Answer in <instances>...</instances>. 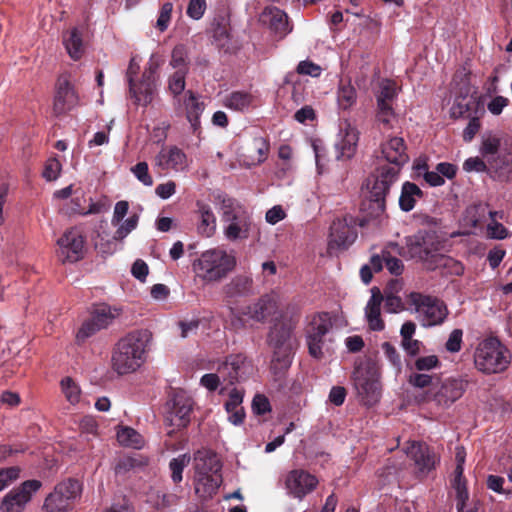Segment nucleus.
I'll return each mask as SVG.
<instances>
[{
    "label": "nucleus",
    "mask_w": 512,
    "mask_h": 512,
    "mask_svg": "<svg viewBox=\"0 0 512 512\" xmlns=\"http://www.w3.org/2000/svg\"><path fill=\"white\" fill-rule=\"evenodd\" d=\"M152 342V333L147 329L135 330L122 337L112 353V369L119 375L132 373L145 362Z\"/></svg>",
    "instance_id": "f257e3e1"
},
{
    "label": "nucleus",
    "mask_w": 512,
    "mask_h": 512,
    "mask_svg": "<svg viewBox=\"0 0 512 512\" xmlns=\"http://www.w3.org/2000/svg\"><path fill=\"white\" fill-rule=\"evenodd\" d=\"M444 242L433 230L422 229L405 237V245L398 251L408 259L421 262L427 269L433 270L442 264L444 259Z\"/></svg>",
    "instance_id": "f03ea898"
},
{
    "label": "nucleus",
    "mask_w": 512,
    "mask_h": 512,
    "mask_svg": "<svg viewBox=\"0 0 512 512\" xmlns=\"http://www.w3.org/2000/svg\"><path fill=\"white\" fill-rule=\"evenodd\" d=\"M235 266L234 254L220 247L202 252L192 264L196 277L207 284L221 281Z\"/></svg>",
    "instance_id": "7ed1b4c3"
},
{
    "label": "nucleus",
    "mask_w": 512,
    "mask_h": 512,
    "mask_svg": "<svg viewBox=\"0 0 512 512\" xmlns=\"http://www.w3.org/2000/svg\"><path fill=\"white\" fill-rule=\"evenodd\" d=\"M221 463L210 450H198L194 454L195 492L202 498L211 497L222 483Z\"/></svg>",
    "instance_id": "20e7f679"
},
{
    "label": "nucleus",
    "mask_w": 512,
    "mask_h": 512,
    "mask_svg": "<svg viewBox=\"0 0 512 512\" xmlns=\"http://www.w3.org/2000/svg\"><path fill=\"white\" fill-rule=\"evenodd\" d=\"M220 221L226 240L235 242L249 237L252 218L239 201L233 198H223L220 205Z\"/></svg>",
    "instance_id": "39448f33"
},
{
    "label": "nucleus",
    "mask_w": 512,
    "mask_h": 512,
    "mask_svg": "<svg viewBox=\"0 0 512 512\" xmlns=\"http://www.w3.org/2000/svg\"><path fill=\"white\" fill-rule=\"evenodd\" d=\"M406 301L407 309L416 314V319L424 328L441 326L449 315L446 303L436 296L411 292Z\"/></svg>",
    "instance_id": "423d86ee"
},
{
    "label": "nucleus",
    "mask_w": 512,
    "mask_h": 512,
    "mask_svg": "<svg viewBox=\"0 0 512 512\" xmlns=\"http://www.w3.org/2000/svg\"><path fill=\"white\" fill-rule=\"evenodd\" d=\"M353 384L360 401L367 407L374 406L381 398L380 372L372 360L358 363L352 374Z\"/></svg>",
    "instance_id": "0eeeda50"
},
{
    "label": "nucleus",
    "mask_w": 512,
    "mask_h": 512,
    "mask_svg": "<svg viewBox=\"0 0 512 512\" xmlns=\"http://www.w3.org/2000/svg\"><path fill=\"white\" fill-rule=\"evenodd\" d=\"M510 361L509 350L496 338H487L481 341L474 354L476 368L486 374L504 371Z\"/></svg>",
    "instance_id": "6e6552de"
},
{
    "label": "nucleus",
    "mask_w": 512,
    "mask_h": 512,
    "mask_svg": "<svg viewBox=\"0 0 512 512\" xmlns=\"http://www.w3.org/2000/svg\"><path fill=\"white\" fill-rule=\"evenodd\" d=\"M292 326L278 321L274 323L268 334V344L273 349V363L281 370L290 367L293 358Z\"/></svg>",
    "instance_id": "1a4fd4ad"
},
{
    "label": "nucleus",
    "mask_w": 512,
    "mask_h": 512,
    "mask_svg": "<svg viewBox=\"0 0 512 512\" xmlns=\"http://www.w3.org/2000/svg\"><path fill=\"white\" fill-rule=\"evenodd\" d=\"M333 323L327 312L317 313L311 316L306 327V342L309 354L320 359L323 356V349L327 341H331L330 332Z\"/></svg>",
    "instance_id": "9d476101"
},
{
    "label": "nucleus",
    "mask_w": 512,
    "mask_h": 512,
    "mask_svg": "<svg viewBox=\"0 0 512 512\" xmlns=\"http://www.w3.org/2000/svg\"><path fill=\"white\" fill-rule=\"evenodd\" d=\"M81 484L74 479L60 482L44 500L45 512H68L81 495Z\"/></svg>",
    "instance_id": "9b49d317"
},
{
    "label": "nucleus",
    "mask_w": 512,
    "mask_h": 512,
    "mask_svg": "<svg viewBox=\"0 0 512 512\" xmlns=\"http://www.w3.org/2000/svg\"><path fill=\"white\" fill-rule=\"evenodd\" d=\"M39 480L32 479L14 487L4 495L0 503L1 512H23L34 494L41 488Z\"/></svg>",
    "instance_id": "f8f14e48"
},
{
    "label": "nucleus",
    "mask_w": 512,
    "mask_h": 512,
    "mask_svg": "<svg viewBox=\"0 0 512 512\" xmlns=\"http://www.w3.org/2000/svg\"><path fill=\"white\" fill-rule=\"evenodd\" d=\"M62 262L75 263L84 257L85 237L78 227L67 229L57 240Z\"/></svg>",
    "instance_id": "ddd939ff"
},
{
    "label": "nucleus",
    "mask_w": 512,
    "mask_h": 512,
    "mask_svg": "<svg viewBox=\"0 0 512 512\" xmlns=\"http://www.w3.org/2000/svg\"><path fill=\"white\" fill-rule=\"evenodd\" d=\"M398 168L382 165L377 169L376 174L367 180V188L369 189L370 198L383 207L384 199L389 192L390 187L398 179Z\"/></svg>",
    "instance_id": "4468645a"
},
{
    "label": "nucleus",
    "mask_w": 512,
    "mask_h": 512,
    "mask_svg": "<svg viewBox=\"0 0 512 512\" xmlns=\"http://www.w3.org/2000/svg\"><path fill=\"white\" fill-rule=\"evenodd\" d=\"M404 451L407 457L413 461L419 477H425L435 469L438 462L437 455L426 443L410 441Z\"/></svg>",
    "instance_id": "2eb2a0df"
},
{
    "label": "nucleus",
    "mask_w": 512,
    "mask_h": 512,
    "mask_svg": "<svg viewBox=\"0 0 512 512\" xmlns=\"http://www.w3.org/2000/svg\"><path fill=\"white\" fill-rule=\"evenodd\" d=\"M357 238L355 221L353 217H344L335 219L330 226L329 247L331 249H346Z\"/></svg>",
    "instance_id": "dca6fc26"
},
{
    "label": "nucleus",
    "mask_w": 512,
    "mask_h": 512,
    "mask_svg": "<svg viewBox=\"0 0 512 512\" xmlns=\"http://www.w3.org/2000/svg\"><path fill=\"white\" fill-rule=\"evenodd\" d=\"M153 56L150 59L149 67L145 69L141 81L137 84L131 82L129 85V94L134 104L147 106L152 102L155 91V73L157 64L152 63Z\"/></svg>",
    "instance_id": "f3484780"
},
{
    "label": "nucleus",
    "mask_w": 512,
    "mask_h": 512,
    "mask_svg": "<svg viewBox=\"0 0 512 512\" xmlns=\"http://www.w3.org/2000/svg\"><path fill=\"white\" fill-rule=\"evenodd\" d=\"M358 140V129L347 120L342 122L335 142L336 159L348 160L352 158L356 152Z\"/></svg>",
    "instance_id": "a211bd4d"
},
{
    "label": "nucleus",
    "mask_w": 512,
    "mask_h": 512,
    "mask_svg": "<svg viewBox=\"0 0 512 512\" xmlns=\"http://www.w3.org/2000/svg\"><path fill=\"white\" fill-rule=\"evenodd\" d=\"M318 484V480L307 471L296 469L290 471L285 479L288 493L299 500L312 492Z\"/></svg>",
    "instance_id": "6ab92c4d"
},
{
    "label": "nucleus",
    "mask_w": 512,
    "mask_h": 512,
    "mask_svg": "<svg viewBox=\"0 0 512 512\" xmlns=\"http://www.w3.org/2000/svg\"><path fill=\"white\" fill-rule=\"evenodd\" d=\"M166 406L171 416L170 420L172 422L174 418L178 420L174 425L177 427H185L189 422V415L192 410V399L186 392L182 390L173 392Z\"/></svg>",
    "instance_id": "aec40b11"
},
{
    "label": "nucleus",
    "mask_w": 512,
    "mask_h": 512,
    "mask_svg": "<svg viewBox=\"0 0 512 512\" xmlns=\"http://www.w3.org/2000/svg\"><path fill=\"white\" fill-rule=\"evenodd\" d=\"M381 152L384 159L388 162L386 165L397 167L398 173L401 167L407 163L409 157L406 152V145L401 137H390L381 144Z\"/></svg>",
    "instance_id": "412c9836"
},
{
    "label": "nucleus",
    "mask_w": 512,
    "mask_h": 512,
    "mask_svg": "<svg viewBox=\"0 0 512 512\" xmlns=\"http://www.w3.org/2000/svg\"><path fill=\"white\" fill-rule=\"evenodd\" d=\"M260 21L262 24L268 26L275 36L280 39L285 37L292 30L288 23L287 14L274 6H269L264 9L260 15Z\"/></svg>",
    "instance_id": "4be33fe9"
},
{
    "label": "nucleus",
    "mask_w": 512,
    "mask_h": 512,
    "mask_svg": "<svg viewBox=\"0 0 512 512\" xmlns=\"http://www.w3.org/2000/svg\"><path fill=\"white\" fill-rule=\"evenodd\" d=\"M78 100L70 82L64 77L59 78L53 105L55 114L61 115L71 110L78 104Z\"/></svg>",
    "instance_id": "5701e85b"
},
{
    "label": "nucleus",
    "mask_w": 512,
    "mask_h": 512,
    "mask_svg": "<svg viewBox=\"0 0 512 512\" xmlns=\"http://www.w3.org/2000/svg\"><path fill=\"white\" fill-rule=\"evenodd\" d=\"M246 372V359L241 354L230 355L225 362L219 365L218 373L224 381L230 384L243 379Z\"/></svg>",
    "instance_id": "b1692460"
},
{
    "label": "nucleus",
    "mask_w": 512,
    "mask_h": 512,
    "mask_svg": "<svg viewBox=\"0 0 512 512\" xmlns=\"http://www.w3.org/2000/svg\"><path fill=\"white\" fill-rule=\"evenodd\" d=\"M383 295L377 288L371 290V296L365 306V319L368 327L373 331H382L385 328L381 318V304Z\"/></svg>",
    "instance_id": "393cba45"
},
{
    "label": "nucleus",
    "mask_w": 512,
    "mask_h": 512,
    "mask_svg": "<svg viewBox=\"0 0 512 512\" xmlns=\"http://www.w3.org/2000/svg\"><path fill=\"white\" fill-rule=\"evenodd\" d=\"M155 163L163 169L182 171L186 167V155L176 146L163 148L156 156Z\"/></svg>",
    "instance_id": "a878e982"
},
{
    "label": "nucleus",
    "mask_w": 512,
    "mask_h": 512,
    "mask_svg": "<svg viewBox=\"0 0 512 512\" xmlns=\"http://www.w3.org/2000/svg\"><path fill=\"white\" fill-rule=\"evenodd\" d=\"M479 106V102L474 96L469 95L468 92L461 93L455 98L450 108V114L453 118H472L479 115Z\"/></svg>",
    "instance_id": "bb28decb"
},
{
    "label": "nucleus",
    "mask_w": 512,
    "mask_h": 512,
    "mask_svg": "<svg viewBox=\"0 0 512 512\" xmlns=\"http://www.w3.org/2000/svg\"><path fill=\"white\" fill-rule=\"evenodd\" d=\"M464 393V383L462 380L448 379L444 381L440 389L435 394V401L448 407L458 400Z\"/></svg>",
    "instance_id": "cd10ccee"
},
{
    "label": "nucleus",
    "mask_w": 512,
    "mask_h": 512,
    "mask_svg": "<svg viewBox=\"0 0 512 512\" xmlns=\"http://www.w3.org/2000/svg\"><path fill=\"white\" fill-rule=\"evenodd\" d=\"M243 398V391L238 388H233L229 392L228 400L224 405L228 414V421L234 426L241 425L245 419V411L242 407Z\"/></svg>",
    "instance_id": "c85d7f7f"
},
{
    "label": "nucleus",
    "mask_w": 512,
    "mask_h": 512,
    "mask_svg": "<svg viewBox=\"0 0 512 512\" xmlns=\"http://www.w3.org/2000/svg\"><path fill=\"white\" fill-rule=\"evenodd\" d=\"M183 105L186 112V119L190 123L191 129L197 133L200 129V116L202 115L205 105L199 98L191 91L185 93Z\"/></svg>",
    "instance_id": "c756f323"
},
{
    "label": "nucleus",
    "mask_w": 512,
    "mask_h": 512,
    "mask_svg": "<svg viewBox=\"0 0 512 512\" xmlns=\"http://www.w3.org/2000/svg\"><path fill=\"white\" fill-rule=\"evenodd\" d=\"M253 102L254 97L251 93L246 91H233L223 98L222 104L232 111L245 112L249 110Z\"/></svg>",
    "instance_id": "7c9ffc66"
},
{
    "label": "nucleus",
    "mask_w": 512,
    "mask_h": 512,
    "mask_svg": "<svg viewBox=\"0 0 512 512\" xmlns=\"http://www.w3.org/2000/svg\"><path fill=\"white\" fill-rule=\"evenodd\" d=\"M199 222L198 233L204 237H211L216 231V217L208 204L197 203Z\"/></svg>",
    "instance_id": "2f4dec72"
},
{
    "label": "nucleus",
    "mask_w": 512,
    "mask_h": 512,
    "mask_svg": "<svg viewBox=\"0 0 512 512\" xmlns=\"http://www.w3.org/2000/svg\"><path fill=\"white\" fill-rule=\"evenodd\" d=\"M63 44L68 55L73 60H79L84 53V44L82 34L78 28L74 27L63 35Z\"/></svg>",
    "instance_id": "473e14b6"
},
{
    "label": "nucleus",
    "mask_w": 512,
    "mask_h": 512,
    "mask_svg": "<svg viewBox=\"0 0 512 512\" xmlns=\"http://www.w3.org/2000/svg\"><path fill=\"white\" fill-rule=\"evenodd\" d=\"M276 309V302L271 296H263L256 303L247 307V314L256 321H263Z\"/></svg>",
    "instance_id": "72a5a7b5"
},
{
    "label": "nucleus",
    "mask_w": 512,
    "mask_h": 512,
    "mask_svg": "<svg viewBox=\"0 0 512 512\" xmlns=\"http://www.w3.org/2000/svg\"><path fill=\"white\" fill-rule=\"evenodd\" d=\"M423 195L422 190L412 182H405L402 185L401 194L399 197V206L402 211H411L416 204V201Z\"/></svg>",
    "instance_id": "f704fd0d"
},
{
    "label": "nucleus",
    "mask_w": 512,
    "mask_h": 512,
    "mask_svg": "<svg viewBox=\"0 0 512 512\" xmlns=\"http://www.w3.org/2000/svg\"><path fill=\"white\" fill-rule=\"evenodd\" d=\"M377 106H393L397 97V87L394 81L382 79L375 93Z\"/></svg>",
    "instance_id": "c9c22d12"
},
{
    "label": "nucleus",
    "mask_w": 512,
    "mask_h": 512,
    "mask_svg": "<svg viewBox=\"0 0 512 512\" xmlns=\"http://www.w3.org/2000/svg\"><path fill=\"white\" fill-rule=\"evenodd\" d=\"M376 123L383 133L397 128L398 117L393 106H377Z\"/></svg>",
    "instance_id": "e433bc0d"
},
{
    "label": "nucleus",
    "mask_w": 512,
    "mask_h": 512,
    "mask_svg": "<svg viewBox=\"0 0 512 512\" xmlns=\"http://www.w3.org/2000/svg\"><path fill=\"white\" fill-rule=\"evenodd\" d=\"M117 440L122 446L141 449L144 445V438L131 427H121L117 432Z\"/></svg>",
    "instance_id": "4c0bfd02"
},
{
    "label": "nucleus",
    "mask_w": 512,
    "mask_h": 512,
    "mask_svg": "<svg viewBox=\"0 0 512 512\" xmlns=\"http://www.w3.org/2000/svg\"><path fill=\"white\" fill-rule=\"evenodd\" d=\"M487 207L486 204L479 203L467 208L466 218L473 227H481L487 222L488 213L490 212Z\"/></svg>",
    "instance_id": "58836bf2"
},
{
    "label": "nucleus",
    "mask_w": 512,
    "mask_h": 512,
    "mask_svg": "<svg viewBox=\"0 0 512 512\" xmlns=\"http://www.w3.org/2000/svg\"><path fill=\"white\" fill-rule=\"evenodd\" d=\"M115 315L112 313V310L107 305L98 306L92 313L90 320L94 323L95 327L99 330L108 327Z\"/></svg>",
    "instance_id": "ea45409f"
},
{
    "label": "nucleus",
    "mask_w": 512,
    "mask_h": 512,
    "mask_svg": "<svg viewBox=\"0 0 512 512\" xmlns=\"http://www.w3.org/2000/svg\"><path fill=\"white\" fill-rule=\"evenodd\" d=\"M337 102L339 108L347 110L356 102V90L350 84H343L337 92Z\"/></svg>",
    "instance_id": "a19ab883"
},
{
    "label": "nucleus",
    "mask_w": 512,
    "mask_h": 512,
    "mask_svg": "<svg viewBox=\"0 0 512 512\" xmlns=\"http://www.w3.org/2000/svg\"><path fill=\"white\" fill-rule=\"evenodd\" d=\"M496 217L503 218V212L490 211L488 218L490 222L487 224L488 235L495 239H504L507 237L506 228L499 222L496 221Z\"/></svg>",
    "instance_id": "79ce46f5"
},
{
    "label": "nucleus",
    "mask_w": 512,
    "mask_h": 512,
    "mask_svg": "<svg viewBox=\"0 0 512 512\" xmlns=\"http://www.w3.org/2000/svg\"><path fill=\"white\" fill-rule=\"evenodd\" d=\"M139 221V216L133 214L125 220H122L117 226V229L113 235V239L121 241L126 238L133 230L136 229Z\"/></svg>",
    "instance_id": "37998d69"
},
{
    "label": "nucleus",
    "mask_w": 512,
    "mask_h": 512,
    "mask_svg": "<svg viewBox=\"0 0 512 512\" xmlns=\"http://www.w3.org/2000/svg\"><path fill=\"white\" fill-rule=\"evenodd\" d=\"M62 392L65 395L67 401L75 405L80 401L81 390L80 387L70 377H65L61 380Z\"/></svg>",
    "instance_id": "c03bdc74"
},
{
    "label": "nucleus",
    "mask_w": 512,
    "mask_h": 512,
    "mask_svg": "<svg viewBox=\"0 0 512 512\" xmlns=\"http://www.w3.org/2000/svg\"><path fill=\"white\" fill-rule=\"evenodd\" d=\"M251 284L252 280L249 277H236L228 285L227 293L230 296L246 295L250 292Z\"/></svg>",
    "instance_id": "a18cd8bd"
},
{
    "label": "nucleus",
    "mask_w": 512,
    "mask_h": 512,
    "mask_svg": "<svg viewBox=\"0 0 512 512\" xmlns=\"http://www.w3.org/2000/svg\"><path fill=\"white\" fill-rule=\"evenodd\" d=\"M190 456L187 454L179 455L177 458H173L169 463L171 470V478L174 483H178L182 480V473L184 468L189 464Z\"/></svg>",
    "instance_id": "49530a36"
},
{
    "label": "nucleus",
    "mask_w": 512,
    "mask_h": 512,
    "mask_svg": "<svg viewBox=\"0 0 512 512\" xmlns=\"http://www.w3.org/2000/svg\"><path fill=\"white\" fill-rule=\"evenodd\" d=\"M170 66L175 70L188 71L187 52L183 45H178L173 49Z\"/></svg>",
    "instance_id": "de8ad7c7"
},
{
    "label": "nucleus",
    "mask_w": 512,
    "mask_h": 512,
    "mask_svg": "<svg viewBox=\"0 0 512 512\" xmlns=\"http://www.w3.org/2000/svg\"><path fill=\"white\" fill-rule=\"evenodd\" d=\"M188 71L175 70L169 77L168 87L174 96L180 95L185 89V78Z\"/></svg>",
    "instance_id": "09e8293b"
},
{
    "label": "nucleus",
    "mask_w": 512,
    "mask_h": 512,
    "mask_svg": "<svg viewBox=\"0 0 512 512\" xmlns=\"http://www.w3.org/2000/svg\"><path fill=\"white\" fill-rule=\"evenodd\" d=\"M500 147V139L492 134L485 135L482 139L481 154L484 157H493L497 154Z\"/></svg>",
    "instance_id": "8fccbe9b"
},
{
    "label": "nucleus",
    "mask_w": 512,
    "mask_h": 512,
    "mask_svg": "<svg viewBox=\"0 0 512 512\" xmlns=\"http://www.w3.org/2000/svg\"><path fill=\"white\" fill-rule=\"evenodd\" d=\"M131 172L145 186L153 185V178L149 174L148 164L146 162H139L131 168Z\"/></svg>",
    "instance_id": "3c124183"
},
{
    "label": "nucleus",
    "mask_w": 512,
    "mask_h": 512,
    "mask_svg": "<svg viewBox=\"0 0 512 512\" xmlns=\"http://www.w3.org/2000/svg\"><path fill=\"white\" fill-rule=\"evenodd\" d=\"M20 469L12 466L0 469V492L19 478Z\"/></svg>",
    "instance_id": "603ef678"
},
{
    "label": "nucleus",
    "mask_w": 512,
    "mask_h": 512,
    "mask_svg": "<svg viewBox=\"0 0 512 512\" xmlns=\"http://www.w3.org/2000/svg\"><path fill=\"white\" fill-rule=\"evenodd\" d=\"M61 172V163L56 158H50L47 160L44 171H43V177L47 181H54L56 180Z\"/></svg>",
    "instance_id": "864d4df0"
},
{
    "label": "nucleus",
    "mask_w": 512,
    "mask_h": 512,
    "mask_svg": "<svg viewBox=\"0 0 512 512\" xmlns=\"http://www.w3.org/2000/svg\"><path fill=\"white\" fill-rule=\"evenodd\" d=\"M206 7V0H190L187 6V15L194 20H199L203 17Z\"/></svg>",
    "instance_id": "5fc2aeb1"
},
{
    "label": "nucleus",
    "mask_w": 512,
    "mask_h": 512,
    "mask_svg": "<svg viewBox=\"0 0 512 512\" xmlns=\"http://www.w3.org/2000/svg\"><path fill=\"white\" fill-rule=\"evenodd\" d=\"M463 331L461 329H454L445 344V348L450 353H457L461 350Z\"/></svg>",
    "instance_id": "6e6d98bb"
},
{
    "label": "nucleus",
    "mask_w": 512,
    "mask_h": 512,
    "mask_svg": "<svg viewBox=\"0 0 512 512\" xmlns=\"http://www.w3.org/2000/svg\"><path fill=\"white\" fill-rule=\"evenodd\" d=\"M252 411L256 415H264L271 411L268 398L262 394H256L252 400Z\"/></svg>",
    "instance_id": "4d7b16f0"
},
{
    "label": "nucleus",
    "mask_w": 512,
    "mask_h": 512,
    "mask_svg": "<svg viewBox=\"0 0 512 512\" xmlns=\"http://www.w3.org/2000/svg\"><path fill=\"white\" fill-rule=\"evenodd\" d=\"M452 487L456 493V510L457 512H463V508L466 507V503L469 499L466 483L452 484Z\"/></svg>",
    "instance_id": "13d9d810"
},
{
    "label": "nucleus",
    "mask_w": 512,
    "mask_h": 512,
    "mask_svg": "<svg viewBox=\"0 0 512 512\" xmlns=\"http://www.w3.org/2000/svg\"><path fill=\"white\" fill-rule=\"evenodd\" d=\"M173 10V5L170 2H166L162 5L160 9V14L156 22V27L160 31H164L168 28L170 19H171V13Z\"/></svg>",
    "instance_id": "bf43d9fd"
},
{
    "label": "nucleus",
    "mask_w": 512,
    "mask_h": 512,
    "mask_svg": "<svg viewBox=\"0 0 512 512\" xmlns=\"http://www.w3.org/2000/svg\"><path fill=\"white\" fill-rule=\"evenodd\" d=\"M383 302L386 311L389 313H398L404 309V304L399 296L385 294Z\"/></svg>",
    "instance_id": "052dcab7"
},
{
    "label": "nucleus",
    "mask_w": 512,
    "mask_h": 512,
    "mask_svg": "<svg viewBox=\"0 0 512 512\" xmlns=\"http://www.w3.org/2000/svg\"><path fill=\"white\" fill-rule=\"evenodd\" d=\"M468 119L469 123L463 130V140L465 142H471L480 129V115Z\"/></svg>",
    "instance_id": "680f3d73"
},
{
    "label": "nucleus",
    "mask_w": 512,
    "mask_h": 512,
    "mask_svg": "<svg viewBox=\"0 0 512 512\" xmlns=\"http://www.w3.org/2000/svg\"><path fill=\"white\" fill-rule=\"evenodd\" d=\"M297 72L311 77H319L321 75L322 68L311 61L305 60L298 64Z\"/></svg>",
    "instance_id": "e2e57ef3"
},
{
    "label": "nucleus",
    "mask_w": 512,
    "mask_h": 512,
    "mask_svg": "<svg viewBox=\"0 0 512 512\" xmlns=\"http://www.w3.org/2000/svg\"><path fill=\"white\" fill-rule=\"evenodd\" d=\"M98 331L99 329L95 327L94 323L89 318L78 330L76 334V340L78 343L84 342Z\"/></svg>",
    "instance_id": "0e129e2a"
},
{
    "label": "nucleus",
    "mask_w": 512,
    "mask_h": 512,
    "mask_svg": "<svg viewBox=\"0 0 512 512\" xmlns=\"http://www.w3.org/2000/svg\"><path fill=\"white\" fill-rule=\"evenodd\" d=\"M439 365V360L435 355L419 357L415 361V367L418 371H430Z\"/></svg>",
    "instance_id": "69168bd1"
},
{
    "label": "nucleus",
    "mask_w": 512,
    "mask_h": 512,
    "mask_svg": "<svg viewBox=\"0 0 512 512\" xmlns=\"http://www.w3.org/2000/svg\"><path fill=\"white\" fill-rule=\"evenodd\" d=\"M128 209L129 204L127 201H118L114 206L111 224L113 226H117L122 220H124V217L128 213Z\"/></svg>",
    "instance_id": "338daca9"
},
{
    "label": "nucleus",
    "mask_w": 512,
    "mask_h": 512,
    "mask_svg": "<svg viewBox=\"0 0 512 512\" xmlns=\"http://www.w3.org/2000/svg\"><path fill=\"white\" fill-rule=\"evenodd\" d=\"M131 273L140 282H145L149 273L148 265L145 261L137 259L132 265Z\"/></svg>",
    "instance_id": "774afa93"
}]
</instances>
